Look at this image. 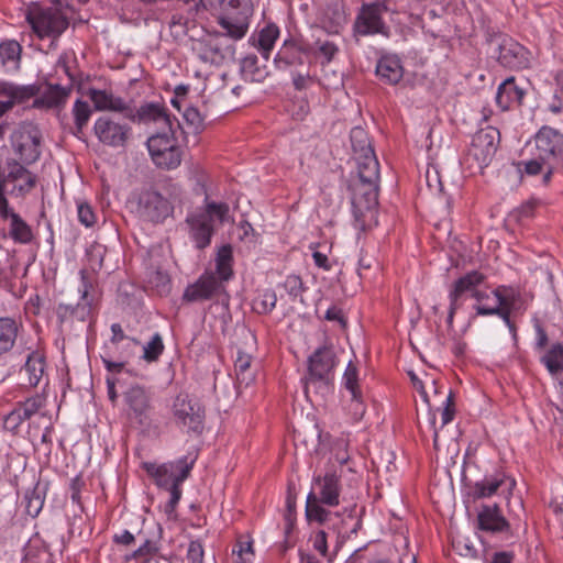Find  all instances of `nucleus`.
<instances>
[{"label":"nucleus","mask_w":563,"mask_h":563,"mask_svg":"<svg viewBox=\"0 0 563 563\" xmlns=\"http://www.w3.org/2000/svg\"><path fill=\"white\" fill-rule=\"evenodd\" d=\"M277 296L275 291L267 289L254 300V309L258 313H268L275 308Z\"/></svg>","instance_id":"obj_47"},{"label":"nucleus","mask_w":563,"mask_h":563,"mask_svg":"<svg viewBox=\"0 0 563 563\" xmlns=\"http://www.w3.org/2000/svg\"><path fill=\"white\" fill-rule=\"evenodd\" d=\"M232 262H233V255H232V247L230 244L222 245L218 253L216 258V268L217 274L219 275L220 280L227 282L229 280L232 275Z\"/></svg>","instance_id":"obj_36"},{"label":"nucleus","mask_w":563,"mask_h":563,"mask_svg":"<svg viewBox=\"0 0 563 563\" xmlns=\"http://www.w3.org/2000/svg\"><path fill=\"white\" fill-rule=\"evenodd\" d=\"M427 390L429 391L432 399V409L440 404V399H444L448 393L442 389V387L438 386L434 379H429L427 382Z\"/></svg>","instance_id":"obj_59"},{"label":"nucleus","mask_w":563,"mask_h":563,"mask_svg":"<svg viewBox=\"0 0 563 563\" xmlns=\"http://www.w3.org/2000/svg\"><path fill=\"white\" fill-rule=\"evenodd\" d=\"M156 550L155 545L146 540L143 545H141L135 552L134 556H142L145 554H150L142 563H168L166 559L152 554V552Z\"/></svg>","instance_id":"obj_55"},{"label":"nucleus","mask_w":563,"mask_h":563,"mask_svg":"<svg viewBox=\"0 0 563 563\" xmlns=\"http://www.w3.org/2000/svg\"><path fill=\"white\" fill-rule=\"evenodd\" d=\"M196 462V456L189 459V456H184L181 459H179L178 461H176L174 464V470H177L179 471V473L176 475L175 474V484L180 486L183 484L184 481H186L189 475H190V472L194 467V464Z\"/></svg>","instance_id":"obj_48"},{"label":"nucleus","mask_w":563,"mask_h":563,"mask_svg":"<svg viewBox=\"0 0 563 563\" xmlns=\"http://www.w3.org/2000/svg\"><path fill=\"white\" fill-rule=\"evenodd\" d=\"M104 254H106V249L102 245L96 244V245L90 246V249L87 253V256H88L89 267L93 272H98L102 268Z\"/></svg>","instance_id":"obj_52"},{"label":"nucleus","mask_w":563,"mask_h":563,"mask_svg":"<svg viewBox=\"0 0 563 563\" xmlns=\"http://www.w3.org/2000/svg\"><path fill=\"white\" fill-rule=\"evenodd\" d=\"M232 552L236 555L234 563H251L254 556L252 541H239Z\"/></svg>","instance_id":"obj_50"},{"label":"nucleus","mask_w":563,"mask_h":563,"mask_svg":"<svg viewBox=\"0 0 563 563\" xmlns=\"http://www.w3.org/2000/svg\"><path fill=\"white\" fill-rule=\"evenodd\" d=\"M183 115L186 122L192 128L199 129L202 125L203 119L198 109L194 107H187Z\"/></svg>","instance_id":"obj_60"},{"label":"nucleus","mask_w":563,"mask_h":563,"mask_svg":"<svg viewBox=\"0 0 563 563\" xmlns=\"http://www.w3.org/2000/svg\"><path fill=\"white\" fill-rule=\"evenodd\" d=\"M252 14L251 0H223L218 23L225 33L217 34L200 42V57L205 62L221 63L228 49L223 45L224 36L235 41L243 38L249 31Z\"/></svg>","instance_id":"obj_1"},{"label":"nucleus","mask_w":563,"mask_h":563,"mask_svg":"<svg viewBox=\"0 0 563 563\" xmlns=\"http://www.w3.org/2000/svg\"><path fill=\"white\" fill-rule=\"evenodd\" d=\"M126 417L132 423L142 427L152 421V393L141 385H132L123 394Z\"/></svg>","instance_id":"obj_7"},{"label":"nucleus","mask_w":563,"mask_h":563,"mask_svg":"<svg viewBox=\"0 0 563 563\" xmlns=\"http://www.w3.org/2000/svg\"><path fill=\"white\" fill-rule=\"evenodd\" d=\"M172 416L175 423L187 431L201 433L203 430L205 409L200 402L188 394H178L172 404Z\"/></svg>","instance_id":"obj_6"},{"label":"nucleus","mask_w":563,"mask_h":563,"mask_svg":"<svg viewBox=\"0 0 563 563\" xmlns=\"http://www.w3.org/2000/svg\"><path fill=\"white\" fill-rule=\"evenodd\" d=\"M131 131L130 125L117 122L110 115L98 118L93 124V132L99 142L113 148L125 147Z\"/></svg>","instance_id":"obj_11"},{"label":"nucleus","mask_w":563,"mask_h":563,"mask_svg":"<svg viewBox=\"0 0 563 563\" xmlns=\"http://www.w3.org/2000/svg\"><path fill=\"white\" fill-rule=\"evenodd\" d=\"M343 386L345 390L350 394L355 396V393H362L360 386H358V371L355 364L352 362H349L345 372L343 374L342 379Z\"/></svg>","instance_id":"obj_44"},{"label":"nucleus","mask_w":563,"mask_h":563,"mask_svg":"<svg viewBox=\"0 0 563 563\" xmlns=\"http://www.w3.org/2000/svg\"><path fill=\"white\" fill-rule=\"evenodd\" d=\"M23 372L27 375L29 385L32 387L37 386L45 372L44 355L37 351L30 353L24 364Z\"/></svg>","instance_id":"obj_33"},{"label":"nucleus","mask_w":563,"mask_h":563,"mask_svg":"<svg viewBox=\"0 0 563 563\" xmlns=\"http://www.w3.org/2000/svg\"><path fill=\"white\" fill-rule=\"evenodd\" d=\"M143 468L154 478L155 484L163 488H170L175 484L174 464L156 465L155 463L144 462Z\"/></svg>","instance_id":"obj_31"},{"label":"nucleus","mask_w":563,"mask_h":563,"mask_svg":"<svg viewBox=\"0 0 563 563\" xmlns=\"http://www.w3.org/2000/svg\"><path fill=\"white\" fill-rule=\"evenodd\" d=\"M279 36V29L275 24H268L258 34V49L267 59L269 53Z\"/></svg>","instance_id":"obj_40"},{"label":"nucleus","mask_w":563,"mask_h":563,"mask_svg":"<svg viewBox=\"0 0 563 563\" xmlns=\"http://www.w3.org/2000/svg\"><path fill=\"white\" fill-rule=\"evenodd\" d=\"M376 75L385 84H398L404 76V68L400 59L395 55L383 56L376 65Z\"/></svg>","instance_id":"obj_28"},{"label":"nucleus","mask_w":563,"mask_h":563,"mask_svg":"<svg viewBox=\"0 0 563 563\" xmlns=\"http://www.w3.org/2000/svg\"><path fill=\"white\" fill-rule=\"evenodd\" d=\"M357 165V180L366 183H378L379 164L374 152L355 156Z\"/></svg>","instance_id":"obj_30"},{"label":"nucleus","mask_w":563,"mask_h":563,"mask_svg":"<svg viewBox=\"0 0 563 563\" xmlns=\"http://www.w3.org/2000/svg\"><path fill=\"white\" fill-rule=\"evenodd\" d=\"M221 288V282L212 274H202L194 284L186 287L183 300L198 302L211 299Z\"/></svg>","instance_id":"obj_22"},{"label":"nucleus","mask_w":563,"mask_h":563,"mask_svg":"<svg viewBox=\"0 0 563 563\" xmlns=\"http://www.w3.org/2000/svg\"><path fill=\"white\" fill-rule=\"evenodd\" d=\"M45 396L36 394L24 401L18 402L15 408L20 411L22 418L29 420L45 406Z\"/></svg>","instance_id":"obj_43"},{"label":"nucleus","mask_w":563,"mask_h":563,"mask_svg":"<svg viewBox=\"0 0 563 563\" xmlns=\"http://www.w3.org/2000/svg\"><path fill=\"white\" fill-rule=\"evenodd\" d=\"M352 206L356 217L373 210L378 203V185L356 180L351 185Z\"/></svg>","instance_id":"obj_21"},{"label":"nucleus","mask_w":563,"mask_h":563,"mask_svg":"<svg viewBox=\"0 0 563 563\" xmlns=\"http://www.w3.org/2000/svg\"><path fill=\"white\" fill-rule=\"evenodd\" d=\"M540 362L545 366L551 376L563 375V344L554 343L540 357Z\"/></svg>","instance_id":"obj_34"},{"label":"nucleus","mask_w":563,"mask_h":563,"mask_svg":"<svg viewBox=\"0 0 563 563\" xmlns=\"http://www.w3.org/2000/svg\"><path fill=\"white\" fill-rule=\"evenodd\" d=\"M0 218L9 222V236L19 244H29L33 241L32 228L16 213L8 200L0 199Z\"/></svg>","instance_id":"obj_17"},{"label":"nucleus","mask_w":563,"mask_h":563,"mask_svg":"<svg viewBox=\"0 0 563 563\" xmlns=\"http://www.w3.org/2000/svg\"><path fill=\"white\" fill-rule=\"evenodd\" d=\"M350 139L355 156L366 153L371 154V152H374L368 135L364 129L360 126L353 128L350 133Z\"/></svg>","instance_id":"obj_42"},{"label":"nucleus","mask_w":563,"mask_h":563,"mask_svg":"<svg viewBox=\"0 0 563 563\" xmlns=\"http://www.w3.org/2000/svg\"><path fill=\"white\" fill-rule=\"evenodd\" d=\"M534 145L539 158L547 164L543 180L548 183L554 170L563 169V134L544 125L534 135Z\"/></svg>","instance_id":"obj_5"},{"label":"nucleus","mask_w":563,"mask_h":563,"mask_svg":"<svg viewBox=\"0 0 563 563\" xmlns=\"http://www.w3.org/2000/svg\"><path fill=\"white\" fill-rule=\"evenodd\" d=\"M347 409L353 420L355 421H358L364 417L366 406L362 393H355V396L350 395V404Z\"/></svg>","instance_id":"obj_51"},{"label":"nucleus","mask_w":563,"mask_h":563,"mask_svg":"<svg viewBox=\"0 0 563 563\" xmlns=\"http://www.w3.org/2000/svg\"><path fill=\"white\" fill-rule=\"evenodd\" d=\"M134 117L129 118L133 122H155L162 123L163 128L167 130H172V121L169 114L166 112V109L159 103L148 102L142 104L135 112L133 111Z\"/></svg>","instance_id":"obj_27"},{"label":"nucleus","mask_w":563,"mask_h":563,"mask_svg":"<svg viewBox=\"0 0 563 563\" xmlns=\"http://www.w3.org/2000/svg\"><path fill=\"white\" fill-rule=\"evenodd\" d=\"M87 95L98 111L120 112L125 118L134 117L133 109L129 103L121 97L114 96L111 91L90 88Z\"/></svg>","instance_id":"obj_25"},{"label":"nucleus","mask_w":563,"mask_h":563,"mask_svg":"<svg viewBox=\"0 0 563 563\" xmlns=\"http://www.w3.org/2000/svg\"><path fill=\"white\" fill-rule=\"evenodd\" d=\"M25 20L38 38L55 40L68 27V20L59 10L36 2L27 7Z\"/></svg>","instance_id":"obj_4"},{"label":"nucleus","mask_w":563,"mask_h":563,"mask_svg":"<svg viewBox=\"0 0 563 563\" xmlns=\"http://www.w3.org/2000/svg\"><path fill=\"white\" fill-rule=\"evenodd\" d=\"M23 421H25V419L22 418L20 411L14 407L4 418V429L15 433Z\"/></svg>","instance_id":"obj_57"},{"label":"nucleus","mask_w":563,"mask_h":563,"mask_svg":"<svg viewBox=\"0 0 563 563\" xmlns=\"http://www.w3.org/2000/svg\"><path fill=\"white\" fill-rule=\"evenodd\" d=\"M229 213V206L224 202H208L205 210L196 211L186 219L190 229V238L198 249L207 247L214 232L213 217L223 222Z\"/></svg>","instance_id":"obj_3"},{"label":"nucleus","mask_w":563,"mask_h":563,"mask_svg":"<svg viewBox=\"0 0 563 563\" xmlns=\"http://www.w3.org/2000/svg\"><path fill=\"white\" fill-rule=\"evenodd\" d=\"M252 356L239 351L234 363L236 378L240 385L249 386L254 380V374L250 372Z\"/></svg>","instance_id":"obj_39"},{"label":"nucleus","mask_w":563,"mask_h":563,"mask_svg":"<svg viewBox=\"0 0 563 563\" xmlns=\"http://www.w3.org/2000/svg\"><path fill=\"white\" fill-rule=\"evenodd\" d=\"M163 351L164 344L162 336L159 333H155L143 349V358L147 362H155L158 360Z\"/></svg>","instance_id":"obj_46"},{"label":"nucleus","mask_w":563,"mask_h":563,"mask_svg":"<svg viewBox=\"0 0 563 563\" xmlns=\"http://www.w3.org/2000/svg\"><path fill=\"white\" fill-rule=\"evenodd\" d=\"M71 84L69 86L52 85L49 84L45 91L33 101V108L36 109H52L64 106L71 92Z\"/></svg>","instance_id":"obj_26"},{"label":"nucleus","mask_w":563,"mask_h":563,"mask_svg":"<svg viewBox=\"0 0 563 563\" xmlns=\"http://www.w3.org/2000/svg\"><path fill=\"white\" fill-rule=\"evenodd\" d=\"M283 287L294 299L300 297L305 290L302 279L298 275H288L283 283Z\"/></svg>","instance_id":"obj_53"},{"label":"nucleus","mask_w":563,"mask_h":563,"mask_svg":"<svg viewBox=\"0 0 563 563\" xmlns=\"http://www.w3.org/2000/svg\"><path fill=\"white\" fill-rule=\"evenodd\" d=\"M169 490V500L167 501L165 506V511L167 514H172L175 511L177 504L180 500L181 497V488L180 486L174 484L173 487L168 488Z\"/></svg>","instance_id":"obj_61"},{"label":"nucleus","mask_w":563,"mask_h":563,"mask_svg":"<svg viewBox=\"0 0 563 563\" xmlns=\"http://www.w3.org/2000/svg\"><path fill=\"white\" fill-rule=\"evenodd\" d=\"M9 143L14 155L11 159L33 165L42 155L44 146L43 132L38 124L32 121H22L12 129Z\"/></svg>","instance_id":"obj_2"},{"label":"nucleus","mask_w":563,"mask_h":563,"mask_svg":"<svg viewBox=\"0 0 563 563\" xmlns=\"http://www.w3.org/2000/svg\"><path fill=\"white\" fill-rule=\"evenodd\" d=\"M78 220L81 224L89 228L96 223L97 217L92 210V207L87 202L77 203Z\"/></svg>","instance_id":"obj_54"},{"label":"nucleus","mask_w":563,"mask_h":563,"mask_svg":"<svg viewBox=\"0 0 563 563\" xmlns=\"http://www.w3.org/2000/svg\"><path fill=\"white\" fill-rule=\"evenodd\" d=\"M313 548L321 555L325 556L328 552V543H327V533L323 530H320L316 533L313 539Z\"/></svg>","instance_id":"obj_64"},{"label":"nucleus","mask_w":563,"mask_h":563,"mask_svg":"<svg viewBox=\"0 0 563 563\" xmlns=\"http://www.w3.org/2000/svg\"><path fill=\"white\" fill-rule=\"evenodd\" d=\"M172 212L170 203L159 192L146 190L139 198V213L151 222H161Z\"/></svg>","instance_id":"obj_15"},{"label":"nucleus","mask_w":563,"mask_h":563,"mask_svg":"<svg viewBox=\"0 0 563 563\" xmlns=\"http://www.w3.org/2000/svg\"><path fill=\"white\" fill-rule=\"evenodd\" d=\"M21 323L13 318H0V354L10 351L16 341Z\"/></svg>","instance_id":"obj_32"},{"label":"nucleus","mask_w":563,"mask_h":563,"mask_svg":"<svg viewBox=\"0 0 563 563\" xmlns=\"http://www.w3.org/2000/svg\"><path fill=\"white\" fill-rule=\"evenodd\" d=\"M71 112L74 115L75 123L73 134L76 137L81 139L84 128L87 125L91 117L92 110L88 102L77 99L74 103Z\"/></svg>","instance_id":"obj_37"},{"label":"nucleus","mask_w":563,"mask_h":563,"mask_svg":"<svg viewBox=\"0 0 563 563\" xmlns=\"http://www.w3.org/2000/svg\"><path fill=\"white\" fill-rule=\"evenodd\" d=\"M38 88L34 85L16 86L0 81V117L12 109L15 103L24 102L35 97Z\"/></svg>","instance_id":"obj_24"},{"label":"nucleus","mask_w":563,"mask_h":563,"mask_svg":"<svg viewBox=\"0 0 563 563\" xmlns=\"http://www.w3.org/2000/svg\"><path fill=\"white\" fill-rule=\"evenodd\" d=\"M335 365V353L331 346L323 345L317 349L308 361L307 386L316 382L328 383Z\"/></svg>","instance_id":"obj_13"},{"label":"nucleus","mask_w":563,"mask_h":563,"mask_svg":"<svg viewBox=\"0 0 563 563\" xmlns=\"http://www.w3.org/2000/svg\"><path fill=\"white\" fill-rule=\"evenodd\" d=\"M526 48L510 37H503L498 43V62L510 69L526 68L529 64Z\"/></svg>","instance_id":"obj_20"},{"label":"nucleus","mask_w":563,"mask_h":563,"mask_svg":"<svg viewBox=\"0 0 563 563\" xmlns=\"http://www.w3.org/2000/svg\"><path fill=\"white\" fill-rule=\"evenodd\" d=\"M543 169H547V164L541 161L536 153V157L526 163L525 170L529 175H538Z\"/></svg>","instance_id":"obj_63"},{"label":"nucleus","mask_w":563,"mask_h":563,"mask_svg":"<svg viewBox=\"0 0 563 563\" xmlns=\"http://www.w3.org/2000/svg\"><path fill=\"white\" fill-rule=\"evenodd\" d=\"M311 492H314L323 505L338 506L341 495L340 475L335 471L329 470L323 475L314 476Z\"/></svg>","instance_id":"obj_16"},{"label":"nucleus","mask_w":563,"mask_h":563,"mask_svg":"<svg viewBox=\"0 0 563 563\" xmlns=\"http://www.w3.org/2000/svg\"><path fill=\"white\" fill-rule=\"evenodd\" d=\"M534 330H536L534 346H536V350L541 351L548 345L549 338H548L545 330L543 329V327L541 325V323L539 321H537L534 323Z\"/></svg>","instance_id":"obj_62"},{"label":"nucleus","mask_w":563,"mask_h":563,"mask_svg":"<svg viewBox=\"0 0 563 563\" xmlns=\"http://www.w3.org/2000/svg\"><path fill=\"white\" fill-rule=\"evenodd\" d=\"M484 279L485 277L482 273L477 271H472L454 282L452 289L450 290L449 294L450 309L448 321L450 323L453 320L455 311L461 306V300L465 296H471L473 298L474 292L483 290L478 289V286L484 282Z\"/></svg>","instance_id":"obj_14"},{"label":"nucleus","mask_w":563,"mask_h":563,"mask_svg":"<svg viewBox=\"0 0 563 563\" xmlns=\"http://www.w3.org/2000/svg\"><path fill=\"white\" fill-rule=\"evenodd\" d=\"M274 60H275L277 68H279V69H286L288 66H291L296 63H299V64L302 63L301 55L294 47L284 48L282 51H279Z\"/></svg>","instance_id":"obj_45"},{"label":"nucleus","mask_w":563,"mask_h":563,"mask_svg":"<svg viewBox=\"0 0 563 563\" xmlns=\"http://www.w3.org/2000/svg\"><path fill=\"white\" fill-rule=\"evenodd\" d=\"M500 142V133L493 126L476 132L472 139L467 156L476 161L479 168L486 167L495 156Z\"/></svg>","instance_id":"obj_10"},{"label":"nucleus","mask_w":563,"mask_h":563,"mask_svg":"<svg viewBox=\"0 0 563 563\" xmlns=\"http://www.w3.org/2000/svg\"><path fill=\"white\" fill-rule=\"evenodd\" d=\"M478 529L490 533H503L506 539L514 537L509 521L501 515L498 505L484 506L477 515Z\"/></svg>","instance_id":"obj_19"},{"label":"nucleus","mask_w":563,"mask_h":563,"mask_svg":"<svg viewBox=\"0 0 563 563\" xmlns=\"http://www.w3.org/2000/svg\"><path fill=\"white\" fill-rule=\"evenodd\" d=\"M203 547L200 541L195 540L189 543L187 551L188 563H202L203 562Z\"/></svg>","instance_id":"obj_58"},{"label":"nucleus","mask_w":563,"mask_h":563,"mask_svg":"<svg viewBox=\"0 0 563 563\" xmlns=\"http://www.w3.org/2000/svg\"><path fill=\"white\" fill-rule=\"evenodd\" d=\"M385 11L387 7L383 2L363 4L353 23V35L355 37L375 34L388 36L389 29L383 20Z\"/></svg>","instance_id":"obj_9"},{"label":"nucleus","mask_w":563,"mask_h":563,"mask_svg":"<svg viewBox=\"0 0 563 563\" xmlns=\"http://www.w3.org/2000/svg\"><path fill=\"white\" fill-rule=\"evenodd\" d=\"M21 45L14 41H7L0 45V58L3 65L11 64L13 68H19L21 59Z\"/></svg>","instance_id":"obj_41"},{"label":"nucleus","mask_w":563,"mask_h":563,"mask_svg":"<svg viewBox=\"0 0 563 563\" xmlns=\"http://www.w3.org/2000/svg\"><path fill=\"white\" fill-rule=\"evenodd\" d=\"M525 90L516 85L514 77H510L499 85L496 93V102L498 107L505 111L514 103L521 104Z\"/></svg>","instance_id":"obj_29"},{"label":"nucleus","mask_w":563,"mask_h":563,"mask_svg":"<svg viewBox=\"0 0 563 563\" xmlns=\"http://www.w3.org/2000/svg\"><path fill=\"white\" fill-rule=\"evenodd\" d=\"M321 505L323 504L317 498L314 492H310L306 503V516L308 520L324 525L331 519L332 512L324 509Z\"/></svg>","instance_id":"obj_35"},{"label":"nucleus","mask_w":563,"mask_h":563,"mask_svg":"<svg viewBox=\"0 0 563 563\" xmlns=\"http://www.w3.org/2000/svg\"><path fill=\"white\" fill-rule=\"evenodd\" d=\"M473 298L476 300L474 309L476 310L477 314H497L503 318V320L511 330L514 329L509 318L510 308L508 299L501 295L499 289H483L482 291L474 292Z\"/></svg>","instance_id":"obj_12"},{"label":"nucleus","mask_w":563,"mask_h":563,"mask_svg":"<svg viewBox=\"0 0 563 563\" xmlns=\"http://www.w3.org/2000/svg\"><path fill=\"white\" fill-rule=\"evenodd\" d=\"M440 405H443L444 408L442 409V427L450 423L453 420L454 417V401H453V394L451 390L448 391V395L444 399H440Z\"/></svg>","instance_id":"obj_56"},{"label":"nucleus","mask_w":563,"mask_h":563,"mask_svg":"<svg viewBox=\"0 0 563 563\" xmlns=\"http://www.w3.org/2000/svg\"><path fill=\"white\" fill-rule=\"evenodd\" d=\"M410 379L412 382L413 387L419 391L422 400L428 405L430 410V423L433 428V445L438 448L439 432L435 428V415L432 412V399L427 390V383L422 382L415 373L410 372Z\"/></svg>","instance_id":"obj_38"},{"label":"nucleus","mask_w":563,"mask_h":563,"mask_svg":"<svg viewBox=\"0 0 563 563\" xmlns=\"http://www.w3.org/2000/svg\"><path fill=\"white\" fill-rule=\"evenodd\" d=\"M515 486V479L503 473H496L476 482L473 487V496L474 498H488L498 492L510 495Z\"/></svg>","instance_id":"obj_23"},{"label":"nucleus","mask_w":563,"mask_h":563,"mask_svg":"<svg viewBox=\"0 0 563 563\" xmlns=\"http://www.w3.org/2000/svg\"><path fill=\"white\" fill-rule=\"evenodd\" d=\"M313 49L316 54L324 58V63L327 64L332 62L339 52V47L333 42L321 40L314 42Z\"/></svg>","instance_id":"obj_49"},{"label":"nucleus","mask_w":563,"mask_h":563,"mask_svg":"<svg viewBox=\"0 0 563 563\" xmlns=\"http://www.w3.org/2000/svg\"><path fill=\"white\" fill-rule=\"evenodd\" d=\"M147 148L154 164L161 168L174 169L180 165L181 150L170 131L157 133L147 140Z\"/></svg>","instance_id":"obj_8"},{"label":"nucleus","mask_w":563,"mask_h":563,"mask_svg":"<svg viewBox=\"0 0 563 563\" xmlns=\"http://www.w3.org/2000/svg\"><path fill=\"white\" fill-rule=\"evenodd\" d=\"M82 287L80 301L74 305L59 303L56 308V314L58 320L63 322L86 321L92 311L91 300L88 296V285L85 280V272L81 271Z\"/></svg>","instance_id":"obj_18"}]
</instances>
